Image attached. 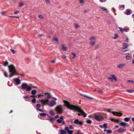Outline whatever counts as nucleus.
Masks as SVG:
<instances>
[{
	"label": "nucleus",
	"mask_w": 134,
	"mask_h": 134,
	"mask_svg": "<svg viewBox=\"0 0 134 134\" xmlns=\"http://www.w3.org/2000/svg\"><path fill=\"white\" fill-rule=\"evenodd\" d=\"M80 3L81 4H83L84 3L83 0H79Z\"/></svg>",
	"instance_id": "4c0bfd02"
},
{
	"label": "nucleus",
	"mask_w": 134,
	"mask_h": 134,
	"mask_svg": "<svg viewBox=\"0 0 134 134\" xmlns=\"http://www.w3.org/2000/svg\"><path fill=\"white\" fill-rule=\"evenodd\" d=\"M24 4L22 2H20L19 4V7H21L22 6H23L24 5Z\"/></svg>",
	"instance_id": "09e8293b"
},
{
	"label": "nucleus",
	"mask_w": 134,
	"mask_h": 134,
	"mask_svg": "<svg viewBox=\"0 0 134 134\" xmlns=\"http://www.w3.org/2000/svg\"><path fill=\"white\" fill-rule=\"evenodd\" d=\"M36 93V91L35 90H33L31 92V94L33 95H35Z\"/></svg>",
	"instance_id": "a878e982"
},
{
	"label": "nucleus",
	"mask_w": 134,
	"mask_h": 134,
	"mask_svg": "<svg viewBox=\"0 0 134 134\" xmlns=\"http://www.w3.org/2000/svg\"><path fill=\"white\" fill-rule=\"evenodd\" d=\"M44 95H41V94H38V95L37 96L38 98L40 97L41 96H43Z\"/></svg>",
	"instance_id": "bf43d9fd"
},
{
	"label": "nucleus",
	"mask_w": 134,
	"mask_h": 134,
	"mask_svg": "<svg viewBox=\"0 0 134 134\" xmlns=\"http://www.w3.org/2000/svg\"><path fill=\"white\" fill-rule=\"evenodd\" d=\"M77 134H83V133L80 132V131H78L77 133Z\"/></svg>",
	"instance_id": "338daca9"
},
{
	"label": "nucleus",
	"mask_w": 134,
	"mask_h": 134,
	"mask_svg": "<svg viewBox=\"0 0 134 134\" xmlns=\"http://www.w3.org/2000/svg\"><path fill=\"white\" fill-rule=\"evenodd\" d=\"M119 28L120 31L122 32H123V29H122L121 27H119Z\"/></svg>",
	"instance_id": "49530a36"
},
{
	"label": "nucleus",
	"mask_w": 134,
	"mask_h": 134,
	"mask_svg": "<svg viewBox=\"0 0 134 134\" xmlns=\"http://www.w3.org/2000/svg\"><path fill=\"white\" fill-rule=\"evenodd\" d=\"M129 30L128 28H123V32H127Z\"/></svg>",
	"instance_id": "37998d69"
},
{
	"label": "nucleus",
	"mask_w": 134,
	"mask_h": 134,
	"mask_svg": "<svg viewBox=\"0 0 134 134\" xmlns=\"http://www.w3.org/2000/svg\"><path fill=\"white\" fill-rule=\"evenodd\" d=\"M21 87L23 90H26L27 91H29L32 89L31 87L28 86L26 83H23L21 85Z\"/></svg>",
	"instance_id": "7ed1b4c3"
},
{
	"label": "nucleus",
	"mask_w": 134,
	"mask_h": 134,
	"mask_svg": "<svg viewBox=\"0 0 134 134\" xmlns=\"http://www.w3.org/2000/svg\"><path fill=\"white\" fill-rule=\"evenodd\" d=\"M49 120L51 122H53V121H54V119L53 118H52H52H50L49 119Z\"/></svg>",
	"instance_id": "2f4dec72"
},
{
	"label": "nucleus",
	"mask_w": 134,
	"mask_h": 134,
	"mask_svg": "<svg viewBox=\"0 0 134 134\" xmlns=\"http://www.w3.org/2000/svg\"><path fill=\"white\" fill-rule=\"evenodd\" d=\"M112 77L113 79L116 81H117V80L116 78V77L114 75H113L111 76Z\"/></svg>",
	"instance_id": "c85d7f7f"
},
{
	"label": "nucleus",
	"mask_w": 134,
	"mask_h": 134,
	"mask_svg": "<svg viewBox=\"0 0 134 134\" xmlns=\"http://www.w3.org/2000/svg\"><path fill=\"white\" fill-rule=\"evenodd\" d=\"M9 72L11 73H13L14 75L18 74V72L16 70L15 67L12 65H11L8 66Z\"/></svg>",
	"instance_id": "20e7f679"
},
{
	"label": "nucleus",
	"mask_w": 134,
	"mask_h": 134,
	"mask_svg": "<svg viewBox=\"0 0 134 134\" xmlns=\"http://www.w3.org/2000/svg\"><path fill=\"white\" fill-rule=\"evenodd\" d=\"M96 37L94 36H91L89 38V40L91 41H92L95 40L96 39Z\"/></svg>",
	"instance_id": "a211bd4d"
},
{
	"label": "nucleus",
	"mask_w": 134,
	"mask_h": 134,
	"mask_svg": "<svg viewBox=\"0 0 134 134\" xmlns=\"http://www.w3.org/2000/svg\"><path fill=\"white\" fill-rule=\"evenodd\" d=\"M57 122L59 124L62 123L63 125L65 124V122L64 120V117L63 116H60L59 119L57 120Z\"/></svg>",
	"instance_id": "0eeeda50"
},
{
	"label": "nucleus",
	"mask_w": 134,
	"mask_h": 134,
	"mask_svg": "<svg viewBox=\"0 0 134 134\" xmlns=\"http://www.w3.org/2000/svg\"><path fill=\"white\" fill-rule=\"evenodd\" d=\"M18 74L17 75H19L21 76H24V75L22 74H19L18 73Z\"/></svg>",
	"instance_id": "13d9d810"
},
{
	"label": "nucleus",
	"mask_w": 134,
	"mask_h": 134,
	"mask_svg": "<svg viewBox=\"0 0 134 134\" xmlns=\"http://www.w3.org/2000/svg\"><path fill=\"white\" fill-rule=\"evenodd\" d=\"M39 115L42 116L44 117L46 116V114L44 113H40L39 114Z\"/></svg>",
	"instance_id": "c756f323"
},
{
	"label": "nucleus",
	"mask_w": 134,
	"mask_h": 134,
	"mask_svg": "<svg viewBox=\"0 0 134 134\" xmlns=\"http://www.w3.org/2000/svg\"><path fill=\"white\" fill-rule=\"evenodd\" d=\"M63 102L65 105L68 108L72 110H75L77 112L79 111V113H78V115L83 116L84 117L86 116V114L79 107L71 104L68 102L66 100H64Z\"/></svg>",
	"instance_id": "f257e3e1"
},
{
	"label": "nucleus",
	"mask_w": 134,
	"mask_h": 134,
	"mask_svg": "<svg viewBox=\"0 0 134 134\" xmlns=\"http://www.w3.org/2000/svg\"><path fill=\"white\" fill-rule=\"evenodd\" d=\"M75 27L76 28H77L79 27V25L77 24H75Z\"/></svg>",
	"instance_id": "de8ad7c7"
},
{
	"label": "nucleus",
	"mask_w": 134,
	"mask_h": 134,
	"mask_svg": "<svg viewBox=\"0 0 134 134\" xmlns=\"http://www.w3.org/2000/svg\"><path fill=\"white\" fill-rule=\"evenodd\" d=\"M126 91L127 92L129 93L132 92L133 91L132 90H127Z\"/></svg>",
	"instance_id": "603ef678"
},
{
	"label": "nucleus",
	"mask_w": 134,
	"mask_h": 134,
	"mask_svg": "<svg viewBox=\"0 0 134 134\" xmlns=\"http://www.w3.org/2000/svg\"><path fill=\"white\" fill-rule=\"evenodd\" d=\"M13 80L15 82V84L16 85H18L21 82L20 80L17 78L13 79Z\"/></svg>",
	"instance_id": "ddd939ff"
},
{
	"label": "nucleus",
	"mask_w": 134,
	"mask_h": 134,
	"mask_svg": "<svg viewBox=\"0 0 134 134\" xmlns=\"http://www.w3.org/2000/svg\"><path fill=\"white\" fill-rule=\"evenodd\" d=\"M3 74H4V75L5 76V77H8V75H7V72L5 71H4V72H3Z\"/></svg>",
	"instance_id": "ea45409f"
},
{
	"label": "nucleus",
	"mask_w": 134,
	"mask_h": 134,
	"mask_svg": "<svg viewBox=\"0 0 134 134\" xmlns=\"http://www.w3.org/2000/svg\"><path fill=\"white\" fill-rule=\"evenodd\" d=\"M96 42L95 41H91L90 43V45L92 46H94L96 44Z\"/></svg>",
	"instance_id": "4be33fe9"
},
{
	"label": "nucleus",
	"mask_w": 134,
	"mask_h": 134,
	"mask_svg": "<svg viewBox=\"0 0 134 134\" xmlns=\"http://www.w3.org/2000/svg\"><path fill=\"white\" fill-rule=\"evenodd\" d=\"M55 104L56 103L53 100H51L49 103H48V104H47L50 107H52L55 105Z\"/></svg>",
	"instance_id": "9b49d317"
},
{
	"label": "nucleus",
	"mask_w": 134,
	"mask_h": 134,
	"mask_svg": "<svg viewBox=\"0 0 134 134\" xmlns=\"http://www.w3.org/2000/svg\"><path fill=\"white\" fill-rule=\"evenodd\" d=\"M41 107V105L39 104H36V107L37 110V109H39V108H40Z\"/></svg>",
	"instance_id": "393cba45"
},
{
	"label": "nucleus",
	"mask_w": 134,
	"mask_h": 134,
	"mask_svg": "<svg viewBox=\"0 0 134 134\" xmlns=\"http://www.w3.org/2000/svg\"><path fill=\"white\" fill-rule=\"evenodd\" d=\"M119 125L120 126L124 127H127L129 126L128 124L124 122H121L119 123Z\"/></svg>",
	"instance_id": "f8f14e48"
},
{
	"label": "nucleus",
	"mask_w": 134,
	"mask_h": 134,
	"mask_svg": "<svg viewBox=\"0 0 134 134\" xmlns=\"http://www.w3.org/2000/svg\"><path fill=\"white\" fill-rule=\"evenodd\" d=\"M60 133L61 134H66L65 131L63 130H60Z\"/></svg>",
	"instance_id": "b1692460"
},
{
	"label": "nucleus",
	"mask_w": 134,
	"mask_h": 134,
	"mask_svg": "<svg viewBox=\"0 0 134 134\" xmlns=\"http://www.w3.org/2000/svg\"><path fill=\"white\" fill-rule=\"evenodd\" d=\"M19 12V11H16L14 12V14H16L18 13Z\"/></svg>",
	"instance_id": "69168bd1"
},
{
	"label": "nucleus",
	"mask_w": 134,
	"mask_h": 134,
	"mask_svg": "<svg viewBox=\"0 0 134 134\" xmlns=\"http://www.w3.org/2000/svg\"><path fill=\"white\" fill-rule=\"evenodd\" d=\"M11 51L13 54H14L15 53V51L14 50L12 49H11Z\"/></svg>",
	"instance_id": "680f3d73"
},
{
	"label": "nucleus",
	"mask_w": 134,
	"mask_h": 134,
	"mask_svg": "<svg viewBox=\"0 0 134 134\" xmlns=\"http://www.w3.org/2000/svg\"><path fill=\"white\" fill-rule=\"evenodd\" d=\"M130 120V118H126L124 119V120L126 122H128Z\"/></svg>",
	"instance_id": "bb28decb"
},
{
	"label": "nucleus",
	"mask_w": 134,
	"mask_h": 134,
	"mask_svg": "<svg viewBox=\"0 0 134 134\" xmlns=\"http://www.w3.org/2000/svg\"><path fill=\"white\" fill-rule=\"evenodd\" d=\"M104 132H106V133L111 134L112 133V131L111 130H107L106 129H104Z\"/></svg>",
	"instance_id": "dca6fc26"
},
{
	"label": "nucleus",
	"mask_w": 134,
	"mask_h": 134,
	"mask_svg": "<svg viewBox=\"0 0 134 134\" xmlns=\"http://www.w3.org/2000/svg\"><path fill=\"white\" fill-rule=\"evenodd\" d=\"M128 82L131 83H134V81L131 80H129L127 81Z\"/></svg>",
	"instance_id": "a19ab883"
},
{
	"label": "nucleus",
	"mask_w": 134,
	"mask_h": 134,
	"mask_svg": "<svg viewBox=\"0 0 134 134\" xmlns=\"http://www.w3.org/2000/svg\"><path fill=\"white\" fill-rule=\"evenodd\" d=\"M122 45L123 46L122 49H126L127 47L128 46L127 45V44L125 43H122Z\"/></svg>",
	"instance_id": "6ab92c4d"
},
{
	"label": "nucleus",
	"mask_w": 134,
	"mask_h": 134,
	"mask_svg": "<svg viewBox=\"0 0 134 134\" xmlns=\"http://www.w3.org/2000/svg\"><path fill=\"white\" fill-rule=\"evenodd\" d=\"M44 94L47 99H42L40 100V102L42 103V106H44L46 104H48L49 101L48 99L50 98L51 97L50 93L48 92L45 93Z\"/></svg>",
	"instance_id": "f03ea898"
},
{
	"label": "nucleus",
	"mask_w": 134,
	"mask_h": 134,
	"mask_svg": "<svg viewBox=\"0 0 134 134\" xmlns=\"http://www.w3.org/2000/svg\"><path fill=\"white\" fill-rule=\"evenodd\" d=\"M38 17L40 19H43L44 18V17L43 16L41 15H39Z\"/></svg>",
	"instance_id": "a18cd8bd"
},
{
	"label": "nucleus",
	"mask_w": 134,
	"mask_h": 134,
	"mask_svg": "<svg viewBox=\"0 0 134 134\" xmlns=\"http://www.w3.org/2000/svg\"><path fill=\"white\" fill-rule=\"evenodd\" d=\"M114 121L116 123H118L119 122V120L115 119Z\"/></svg>",
	"instance_id": "6e6d98bb"
},
{
	"label": "nucleus",
	"mask_w": 134,
	"mask_h": 134,
	"mask_svg": "<svg viewBox=\"0 0 134 134\" xmlns=\"http://www.w3.org/2000/svg\"><path fill=\"white\" fill-rule=\"evenodd\" d=\"M80 95L81 96H84V97H85L87 98L88 99H93V98L88 97V96H87L85 95H83V94H80Z\"/></svg>",
	"instance_id": "5701e85b"
},
{
	"label": "nucleus",
	"mask_w": 134,
	"mask_h": 134,
	"mask_svg": "<svg viewBox=\"0 0 134 134\" xmlns=\"http://www.w3.org/2000/svg\"><path fill=\"white\" fill-rule=\"evenodd\" d=\"M53 40L55 41H56L58 43H59L58 40L57 38H53Z\"/></svg>",
	"instance_id": "e433bc0d"
},
{
	"label": "nucleus",
	"mask_w": 134,
	"mask_h": 134,
	"mask_svg": "<svg viewBox=\"0 0 134 134\" xmlns=\"http://www.w3.org/2000/svg\"><path fill=\"white\" fill-rule=\"evenodd\" d=\"M71 54L73 56V57H72V58L74 59V58H75L76 57V54L74 53H71Z\"/></svg>",
	"instance_id": "7c9ffc66"
},
{
	"label": "nucleus",
	"mask_w": 134,
	"mask_h": 134,
	"mask_svg": "<svg viewBox=\"0 0 134 134\" xmlns=\"http://www.w3.org/2000/svg\"><path fill=\"white\" fill-rule=\"evenodd\" d=\"M97 91L98 92L100 93H102L103 92V91L101 90H98Z\"/></svg>",
	"instance_id": "58836bf2"
},
{
	"label": "nucleus",
	"mask_w": 134,
	"mask_h": 134,
	"mask_svg": "<svg viewBox=\"0 0 134 134\" xmlns=\"http://www.w3.org/2000/svg\"><path fill=\"white\" fill-rule=\"evenodd\" d=\"M68 128H69V129L73 130L74 129V127L71 125H69Z\"/></svg>",
	"instance_id": "c9c22d12"
},
{
	"label": "nucleus",
	"mask_w": 134,
	"mask_h": 134,
	"mask_svg": "<svg viewBox=\"0 0 134 134\" xmlns=\"http://www.w3.org/2000/svg\"><path fill=\"white\" fill-rule=\"evenodd\" d=\"M8 64V62L7 61H5V62L3 63V65L5 66H7Z\"/></svg>",
	"instance_id": "72a5a7b5"
},
{
	"label": "nucleus",
	"mask_w": 134,
	"mask_h": 134,
	"mask_svg": "<svg viewBox=\"0 0 134 134\" xmlns=\"http://www.w3.org/2000/svg\"><path fill=\"white\" fill-rule=\"evenodd\" d=\"M118 35L117 34H115L114 35V37H113L112 38L113 39H115L116 38L118 37Z\"/></svg>",
	"instance_id": "473e14b6"
},
{
	"label": "nucleus",
	"mask_w": 134,
	"mask_h": 134,
	"mask_svg": "<svg viewBox=\"0 0 134 134\" xmlns=\"http://www.w3.org/2000/svg\"><path fill=\"white\" fill-rule=\"evenodd\" d=\"M52 99L55 102V101L57 100V99L55 98L54 97H52Z\"/></svg>",
	"instance_id": "052dcab7"
},
{
	"label": "nucleus",
	"mask_w": 134,
	"mask_h": 134,
	"mask_svg": "<svg viewBox=\"0 0 134 134\" xmlns=\"http://www.w3.org/2000/svg\"><path fill=\"white\" fill-rule=\"evenodd\" d=\"M24 98L25 99H27L29 98V97L27 96H25L24 97Z\"/></svg>",
	"instance_id": "e2e57ef3"
},
{
	"label": "nucleus",
	"mask_w": 134,
	"mask_h": 134,
	"mask_svg": "<svg viewBox=\"0 0 134 134\" xmlns=\"http://www.w3.org/2000/svg\"><path fill=\"white\" fill-rule=\"evenodd\" d=\"M131 58V56L129 55H127L126 56V59L127 60H130Z\"/></svg>",
	"instance_id": "cd10ccee"
},
{
	"label": "nucleus",
	"mask_w": 134,
	"mask_h": 134,
	"mask_svg": "<svg viewBox=\"0 0 134 134\" xmlns=\"http://www.w3.org/2000/svg\"><path fill=\"white\" fill-rule=\"evenodd\" d=\"M100 8L101 9H102L103 11H106L107 12L108 11V10H107V9L103 7H101Z\"/></svg>",
	"instance_id": "79ce46f5"
},
{
	"label": "nucleus",
	"mask_w": 134,
	"mask_h": 134,
	"mask_svg": "<svg viewBox=\"0 0 134 134\" xmlns=\"http://www.w3.org/2000/svg\"><path fill=\"white\" fill-rule=\"evenodd\" d=\"M55 110L58 114H61L63 112V109L61 105H58L55 108Z\"/></svg>",
	"instance_id": "423d86ee"
},
{
	"label": "nucleus",
	"mask_w": 134,
	"mask_h": 134,
	"mask_svg": "<svg viewBox=\"0 0 134 134\" xmlns=\"http://www.w3.org/2000/svg\"><path fill=\"white\" fill-rule=\"evenodd\" d=\"M104 111H107L108 112H110L112 113L113 115L118 116H121L122 114L119 112H115V111H110V109H105L104 110Z\"/></svg>",
	"instance_id": "39448f33"
},
{
	"label": "nucleus",
	"mask_w": 134,
	"mask_h": 134,
	"mask_svg": "<svg viewBox=\"0 0 134 134\" xmlns=\"http://www.w3.org/2000/svg\"><path fill=\"white\" fill-rule=\"evenodd\" d=\"M65 130L69 134H72L73 131L72 130H69V128L67 127H65L64 128Z\"/></svg>",
	"instance_id": "9d476101"
},
{
	"label": "nucleus",
	"mask_w": 134,
	"mask_h": 134,
	"mask_svg": "<svg viewBox=\"0 0 134 134\" xmlns=\"http://www.w3.org/2000/svg\"><path fill=\"white\" fill-rule=\"evenodd\" d=\"M62 49L64 51H66L67 49V48L65 47V45L64 44L62 45Z\"/></svg>",
	"instance_id": "aec40b11"
},
{
	"label": "nucleus",
	"mask_w": 134,
	"mask_h": 134,
	"mask_svg": "<svg viewBox=\"0 0 134 134\" xmlns=\"http://www.w3.org/2000/svg\"><path fill=\"white\" fill-rule=\"evenodd\" d=\"M94 118L95 119L98 121H100L103 119V117L102 116L99 115H95Z\"/></svg>",
	"instance_id": "1a4fd4ad"
},
{
	"label": "nucleus",
	"mask_w": 134,
	"mask_h": 134,
	"mask_svg": "<svg viewBox=\"0 0 134 134\" xmlns=\"http://www.w3.org/2000/svg\"><path fill=\"white\" fill-rule=\"evenodd\" d=\"M125 7V5H122L121 6H120V8H124Z\"/></svg>",
	"instance_id": "0e129e2a"
},
{
	"label": "nucleus",
	"mask_w": 134,
	"mask_h": 134,
	"mask_svg": "<svg viewBox=\"0 0 134 134\" xmlns=\"http://www.w3.org/2000/svg\"><path fill=\"white\" fill-rule=\"evenodd\" d=\"M119 133H123L125 131V130L121 128H119L118 130Z\"/></svg>",
	"instance_id": "412c9836"
},
{
	"label": "nucleus",
	"mask_w": 134,
	"mask_h": 134,
	"mask_svg": "<svg viewBox=\"0 0 134 134\" xmlns=\"http://www.w3.org/2000/svg\"><path fill=\"white\" fill-rule=\"evenodd\" d=\"M7 11H2V14L3 15H4L5 13H7Z\"/></svg>",
	"instance_id": "5fc2aeb1"
},
{
	"label": "nucleus",
	"mask_w": 134,
	"mask_h": 134,
	"mask_svg": "<svg viewBox=\"0 0 134 134\" xmlns=\"http://www.w3.org/2000/svg\"><path fill=\"white\" fill-rule=\"evenodd\" d=\"M46 3L47 4H49L50 3V1L49 0H45Z\"/></svg>",
	"instance_id": "864d4df0"
},
{
	"label": "nucleus",
	"mask_w": 134,
	"mask_h": 134,
	"mask_svg": "<svg viewBox=\"0 0 134 134\" xmlns=\"http://www.w3.org/2000/svg\"><path fill=\"white\" fill-rule=\"evenodd\" d=\"M125 64H119L118 65L117 68L119 69H121L123 68L125 66Z\"/></svg>",
	"instance_id": "2eb2a0df"
},
{
	"label": "nucleus",
	"mask_w": 134,
	"mask_h": 134,
	"mask_svg": "<svg viewBox=\"0 0 134 134\" xmlns=\"http://www.w3.org/2000/svg\"><path fill=\"white\" fill-rule=\"evenodd\" d=\"M14 75H15L13 73H11V74H10L9 75V77H12Z\"/></svg>",
	"instance_id": "3c124183"
},
{
	"label": "nucleus",
	"mask_w": 134,
	"mask_h": 134,
	"mask_svg": "<svg viewBox=\"0 0 134 134\" xmlns=\"http://www.w3.org/2000/svg\"><path fill=\"white\" fill-rule=\"evenodd\" d=\"M99 47V44H97L95 46V48H97L98 47Z\"/></svg>",
	"instance_id": "774afa93"
},
{
	"label": "nucleus",
	"mask_w": 134,
	"mask_h": 134,
	"mask_svg": "<svg viewBox=\"0 0 134 134\" xmlns=\"http://www.w3.org/2000/svg\"><path fill=\"white\" fill-rule=\"evenodd\" d=\"M74 123L75 124L79 125L81 126L83 124V122L82 121H79L78 119H76L74 122Z\"/></svg>",
	"instance_id": "6e6552de"
},
{
	"label": "nucleus",
	"mask_w": 134,
	"mask_h": 134,
	"mask_svg": "<svg viewBox=\"0 0 134 134\" xmlns=\"http://www.w3.org/2000/svg\"><path fill=\"white\" fill-rule=\"evenodd\" d=\"M49 113L52 115H55V113L52 110H50L49 111Z\"/></svg>",
	"instance_id": "f704fd0d"
},
{
	"label": "nucleus",
	"mask_w": 134,
	"mask_h": 134,
	"mask_svg": "<svg viewBox=\"0 0 134 134\" xmlns=\"http://www.w3.org/2000/svg\"><path fill=\"white\" fill-rule=\"evenodd\" d=\"M131 10L130 9H126L125 12V14L127 15H129L130 14V12Z\"/></svg>",
	"instance_id": "f3484780"
},
{
	"label": "nucleus",
	"mask_w": 134,
	"mask_h": 134,
	"mask_svg": "<svg viewBox=\"0 0 134 134\" xmlns=\"http://www.w3.org/2000/svg\"><path fill=\"white\" fill-rule=\"evenodd\" d=\"M36 101V99L35 98H34L32 100V102L33 103H35Z\"/></svg>",
	"instance_id": "c03bdc74"
},
{
	"label": "nucleus",
	"mask_w": 134,
	"mask_h": 134,
	"mask_svg": "<svg viewBox=\"0 0 134 134\" xmlns=\"http://www.w3.org/2000/svg\"><path fill=\"white\" fill-rule=\"evenodd\" d=\"M99 127L101 128H104L105 129H107V124L105 123L103 125H100L99 126Z\"/></svg>",
	"instance_id": "4468645a"
},
{
	"label": "nucleus",
	"mask_w": 134,
	"mask_h": 134,
	"mask_svg": "<svg viewBox=\"0 0 134 134\" xmlns=\"http://www.w3.org/2000/svg\"><path fill=\"white\" fill-rule=\"evenodd\" d=\"M86 122L88 124H91V121L90 120H88L86 121Z\"/></svg>",
	"instance_id": "8fccbe9b"
},
{
	"label": "nucleus",
	"mask_w": 134,
	"mask_h": 134,
	"mask_svg": "<svg viewBox=\"0 0 134 134\" xmlns=\"http://www.w3.org/2000/svg\"><path fill=\"white\" fill-rule=\"evenodd\" d=\"M108 79L112 82H113V79L112 78H111V77H108Z\"/></svg>",
	"instance_id": "4d7b16f0"
}]
</instances>
